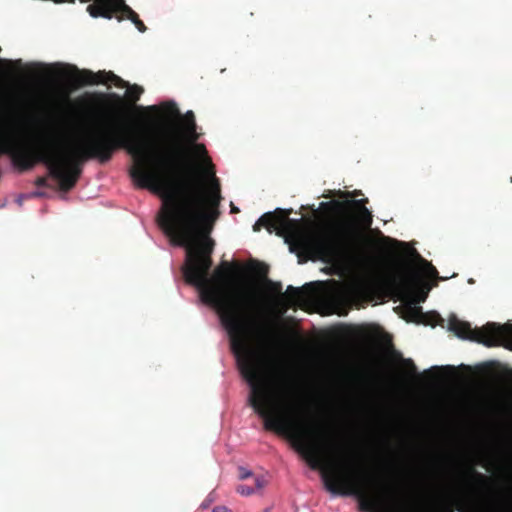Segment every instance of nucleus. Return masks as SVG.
Instances as JSON below:
<instances>
[{"instance_id": "1", "label": "nucleus", "mask_w": 512, "mask_h": 512, "mask_svg": "<svg viewBox=\"0 0 512 512\" xmlns=\"http://www.w3.org/2000/svg\"><path fill=\"white\" fill-rule=\"evenodd\" d=\"M170 136L165 145L151 150L148 142L130 127L109 121L93 126L73 148L59 151L52 134H45L36 145H30L11 131H2L0 155H8L20 171L30 170L37 163L45 164L60 190L67 192L76 185L86 161L96 159L104 164L116 151L126 150L134 159L129 170L132 180L163 200L157 215L159 227L173 243L186 248L185 281L196 286L203 301L216 309L229 335L231 349L251 350V339L264 332L258 298L236 285L238 268L233 264L223 262L209 276L215 246L209 235L220 215L222 200L214 165L204 144L190 143L210 177L209 185L200 189L189 149L179 133Z\"/></svg>"}, {"instance_id": "2", "label": "nucleus", "mask_w": 512, "mask_h": 512, "mask_svg": "<svg viewBox=\"0 0 512 512\" xmlns=\"http://www.w3.org/2000/svg\"><path fill=\"white\" fill-rule=\"evenodd\" d=\"M367 202V198L322 202V208H333L337 212L345 210L349 215L346 221L333 225L325 237H318L311 230L303 228L301 220L289 218L291 209L281 208L263 214L253 225V230L258 232L264 227L269 233L276 231L278 236L285 237L290 251L297 253L299 258L303 254L322 259L345 257L357 250L361 230L369 229L372 225L373 215L365 206ZM299 263H302L301 259Z\"/></svg>"}, {"instance_id": "3", "label": "nucleus", "mask_w": 512, "mask_h": 512, "mask_svg": "<svg viewBox=\"0 0 512 512\" xmlns=\"http://www.w3.org/2000/svg\"><path fill=\"white\" fill-rule=\"evenodd\" d=\"M347 451L334 432L314 422V470L322 469L325 488L334 495L356 497L362 512H386L381 508L390 491L387 486L351 469V461L341 468L332 465V457L347 455Z\"/></svg>"}, {"instance_id": "4", "label": "nucleus", "mask_w": 512, "mask_h": 512, "mask_svg": "<svg viewBox=\"0 0 512 512\" xmlns=\"http://www.w3.org/2000/svg\"><path fill=\"white\" fill-rule=\"evenodd\" d=\"M384 282L405 303L410 319L420 321L424 313L418 304L427 299L430 287L418 286L415 276L403 261L395 264V270L385 277Z\"/></svg>"}, {"instance_id": "5", "label": "nucleus", "mask_w": 512, "mask_h": 512, "mask_svg": "<svg viewBox=\"0 0 512 512\" xmlns=\"http://www.w3.org/2000/svg\"><path fill=\"white\" fill-rule=\"evenodd\" d=\"M70 71L64 73L68 85L72 89H78L84 86L108 84L111 83L118 88H128V97L132 101H137L143 93V88L138 85L130 86L129 83L112 71L93 72L88 69H78L76 66H69Z\"/></svg>"}, {"instance_id": "6", "label": "nucleus", "mask_w": 512, "mask_h": 512, "mask_svg": "<svg viewBox=\"0 0 512 512\" xmlns=\"http://www.w3.org/2000/svg\"><path fill=\"white\" fill-rule=\"evenodd\" d=\"M449 330L459 338L482 343L488 347L499 345L503 333L495 323H488L481 328L472 329L470 323L451 316L448 320Z\"/></svg>"}, {"instance_id": "7", "label": "nucleus", "mask_w": 512, "mask_h": 512, "mask_svg": "<svg viewBox=\"0 0 512 512\" xmlns=\"http://www.w3.org/2000/svg\"><path fill=\"white\" fill-rule=\"evenodd\" d=\"M87 12L94 18L111 19L116 15L119 20L123 18L129 19L142 33L147 29L145 24L139 19L138 14L126 5L124 0H96L95 3L87 6Z\"/></svg>"}, {"instance_id": "8", "label": "nucleus", "mask_w": 512, "mask_h": 512, "mask_svg": "<svg viewBox=\"0 0 512 512\" xmlns=\"http://www.w3.org/2000/svg\"><path fill=\"white\" fill-rule=\"evenodd\" d=\"M165 108L171 117L180 119L182 129L180 130L177 128H168L163 130L161 133V145H165L169 141L171 137L170 135L173 133H179L182 137V141H186L188 143L196 142L199 139V134L197 133V125L194 113L192 111H187L182 116L174 102L167 103Z\"/></svg>"}, {"instance_id": "9", "label": "nucleus", "mask_w": 512, "mask_h": 512, "mask_svg": "<svg viewBox=\"0 0 512 512\" xmlns=\"http://www.w3.org/2000/svg\"><path fill=\"white\" fill-rule=\"evenodd\" d=\"M311 285L312 283L305 284L300 288L289 285L286 289V292L282 293L281 283H271L272 290L275 293L281 294V296L287 300L289 306L305 303L308 300V293L310 291Z\"/></svg>"}, {"instance_id": "10", "label": "nucleus", "mask_w": 512, "mask_h": 512, "mask_svg": "<svg viewBox=\"0 0 512 512\" xmlns=\"http://www.w3.org/2000/svg\"><path fill=\"white\" fill-rule=\"evenodd\" d=\"M266 485V481L263 477H255L254 478V485L253 486H249V485H239L237 487V492L243 496H250L260 490H262Z\"/></svg>"}, {"instance_id": "11", "label": "nucleus", "mask_w": 512, "mask_h": 512, "mask_svg": "<svg viewBox=\"0 0 512 512\" xmlns=\"http://www.w3.org/2000/svg\"><path fill=\"white\" fill-rule=\"evenodd\" d=\"M413 254L420 261V263L422 264L426 274L429 277L434 278L437 281L447 279L446 277L439 276V273H438L437 269L435 268V266H433L431 262H428L427 260L422 258L421 255L415 249L413 250Z\"/></svg>"}, {"instance_id": "12", "label": "nucleus", "mask_w": 512, "mask_h": 512, "mask_svg": "<svg viewBox=\"0 0 512 512\" xmlns=\"http://www.w3.org/2000/svg\"><path fill=\"white\" fill-rule=\"evenodd\" d=\"M426 512H454V503L447 502L439 506H431L426 509Z\"/></svg>"}, {"instance_id": "13", "label": "nucleus", "mask_w": 512, "mask_h": 512, "mask_svg": "<svg viewBox=\"0 0 512 512\" xmlns=\"http://www.w3.org/2000/svg\"><path fill=\"white\" fill-rule=\"evenodd\" d=\"M403 363L408 368L410 374H412V375L417 374V368L411 359H404Z\"/></svg>"}, {"instance_id": "14", "label": "nucleus", "mask_w": 512, "mask_h": 512, "mask_svg": "<svg viewBox=\"0 0 512 512\" xmlns=\"http://www.w3.org/2000/svg\"><path fill=\"white\" fill-rule=\"evenodd\" d=\"M470 474L477 482L481 484H485L487 482V477L475 470H471Z\"/></svg>"}, {"instance_id": "15", "label": "nucleus", "mask_w": 512, "mask_h": 512, "mask_svg": "<svg viewBox=\"0 0 512 512\" xmlns=\"http://www.w3.org/2000/svg\"><path fill=\"white\" fill-rule=\"evenodd\" d=\"M239 471H240L239 478H240L241 480H245V479H247V478H249V477H251V476H252V472H251V471H248V470H246V469H244V468H240V470H239Z\"/></svg>"}, {"instance_id": "16", "label": "nucleus", "mask_w": 512, "mask_h": 512, "mask_svg": "<svg viewBox=\"0 0 512 512\" xmlns=\"http://www.w3.org/2000/svg\"><path fill=\"white\" fill-rule=\"evenodd\" d=\"M35 185L38 187H46L47 186V178L46 177H38L35 181Z\"/></svg>"}, {"instance_id": "17", "label": "nucleus", "mask_w": 512, "mask_h": 512, "mask_svg": "<svg viewBox=\"0 0 512 512\" xmlns=\"http://www.w3.org/2000/svg\"><path fill=\"white\" fill-rule=\"evenodd\" d=\"M212 512H232V511L228 507L221 505V506L214 507Z\"/></svg>"}, {"instance_id": "18", "label": "nucleus", "mask_w": 512, "mask_h": 512, "mask_svg": "<svg viewBox=\"0 0 512 512\" xmlns=\"http://www.w3.org/2000/svg\"><path fill=\"white\" fill-rule=\"evenodd\" d=\"M506 349L512 351V336L505 339L502 344Z\"/></svg>"}, {"instance_id": "19", "label": "nucleus", "mask_w": 512, "mask_h": 512, "mask_svg": "<svg viewBox=\"0 0 512 512\" xmlns=\"http://www.w3.org/2000/svg\"><path fill=\"white\" fill-rule=\"evenodd\" d=\"M212 502H213V499H211V498H209V497H208V498H206V499L202 502V504L200 505V507H201L202 509H206V508H208V507L210 506V504H211Z\"/></svg>"}, {"instance_id": "20", "label": "nucleus", "mask_w": 512, "mask_h": 512, "mask_svg": "<svg viewBox=\"0 0 512 512\" xmlns=\"http://www.w3.org/2000/svg\"><path fill=\"white\" fill-rule=\"evenodd\" d=\"M258 269H257V273H259L260 275H266L267 274V268L263 265H260L258 264Z\"/></svg>"}, {"instance_id": "21", "label": "nucleus", "mask_w": 512, "mask_h": 512, "mask_svg": "<svg viewBox=\"0 0 512 512\" xmlns=\"http://www.w3.org/2000/svg\"><path fill=\"white\" fill-rule=\"evenodd\" d=\"M231 212L232 213H238L239 212V209L236 206H234L233 203H231Z\"/></svg>"}, {"instance_id": "22", "label": "nucleus", "mask_w": 512, "mask_h": 512, "mask_svg": "<svg viewBox=\"0 0 512 512\" xmlns=\"http://www.w3.org/2000/svg\"><path fill=\"white\" fill-rule=\"evenodd\" d=\"M149 108H150L151 110H156V109H157V108H156V106H151V107H149Z\"/></svg>"}, {"instance_id": "23", "label": "nucleus", "mask_w": 512, "mask_h": 512, "mask_svg": "<svg viewBox=\"0 0 512 512\" xmlns=\"http://www.w3.org/2000/svg\"><path fill=\"white\" fill-rule=\"evenodd\" d=\"M387 239H388L389 241H392V239H390V238H387ZM393 242H394V243H398V241H397V240H393Z\"/></svg>"}, {"instance_id": "24", "label": "nucleus", "mask_w": 512, "mask_h": 512, "mask_svg": "<svg viewBox=\"0 0 512 512\" xmlns=\"http://www.w3.org/2000/svg\"><path fill=\"white\" fill-rule=\"evenodd\" d=\"M0 62H2V60L0 59Z\"/></svg>"}]
</instances>
